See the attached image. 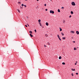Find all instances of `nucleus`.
Masks as SVG:
<instances>
[{
  "mask_svg": "<svg viewBox=\"0 0 79 79\" xmlns=\"http://www.w3.org/2000/svg\"><path fill=\"white\" fill-rule=\"evenodd\" d=\"M49 45H50V44H49Z\"/></svg>",
  "mask_w": 79,
  "mask_h": 79,
  "instance_id": "nucleus-44",
  "label": "nucleus"
},
{
  "mask_svg": "<svg viewBox=\"0 0 79 79\" xmlns=\"http://www.w3.org/2000/svg\"><path fill=\"white\" fill-rule=\"evenodd\" d=\"M37 0V1H39V0Z\"/></svg>",
  "mask_w": 79,
  "mask_h": 79,
  "instance_id": "nucleus-41",
  "label": "nucleus"
},
{
  "mask_svg": "<svg viewBox=\"0 0 79 79\" xmlns=\"http://www.w3.org/2000/svg\"><path fill=\"white\" fill-rule=\"evenodd\" d=\"M18 3H19V4H20L21 3V2H19Z\"/></svg>",
  "mask_w": 79,
  "mask_h": 79,
  "instance_id": "nucleus-30",
  "label": "nucleus"
},
{
  "mask_svg": "<svg viewBox=\"0 0 79 79\" xmlns=\"http://www.w3.org/2000/svg\"><path fill=\"white\" fill-rule=\"evenodd\" d=\"M44 47H46V46L45 45H44Z\"/></svg>",
  "mask_w": 79,
  "mask_h": 79,
  "instance_id": "nucleus-28",
  "label": "nucleus"
},
{
  "mask_svg": "<svg viewBox=\"0 0 79 79\" xmlns=\"http://www.w3.org/2000/svg\"><path fill=\"white\" fill-rule=\"evenodd\" d=\"M71 75L72 76H74V75H73V73H72Z\"/></svg>",
  "mask_w": 79,
  "mask_h": 79,
  "instance_id": "nucleus-23",
  "label": "nucleus"
},
{
  "mask_svg": "<svg viewBox=\"0 0 79 79\" xmlns=\"http://www.w3.org/2000/svg\"><path fill=\"white\" fill-rule=\"evenodd\" d=\"M61 9H62V10H63V9H64V7H61Z\"/></svg>",
  "mask_w": 79,
  "mask_h": 79,
  "instance_id": "nucleus-21",
  "label": "nucleus"
},
{
  "mask_svg": "<svg viewBox=\"0 0 79 79\" xmlns=\"http://www.w3.org/2000/svg\"><path fill=\"white\" fill-rule=\"evenodd\" d=\"M35 32H37V31H36V30H35Z\"/></svg>",
  "mask_w": 79,
  "mask_h": 79,
  "instance_id": "nucleus-31",
  "label": "nucleus"
},
{
  "mask_svg": "<svg viewBox=\"0 0 79 79\" xmlns=\"http://www.w3.org/2000/svg\"><path fill=\"white\" fill-rule=\"evenodd\" d=\"M52 0H50V1H52Z\"/></svg>",
  "mask_w": 79,
  "mask_h": 79,
  "instance_id": "nucleus-42",
  "label": "nucleus"
},
{
  "mask_svg": "<svg viewBox=\"0 0 79 79\" xmlns=\"http://www.w3.org/2000/svg\"><path fill=\"white\" fill-rule=\"evenodd\" d=\"M57 36L58 37V38L60 37V36L58 35H57Z\"/></svg>",
  "mask_w": 79,
  "mask_h": 79,
  "instance_id": "nucleus-22",
  "label": "nucleus"
},
{
  "mask_svg": "<svg viewBox=\"0 0 79 79\" xmlns=\"http://www.w3.org/2000/svg\"><path fill=\"white\" fill-rule=\"evenodd\" d=\"M45 35L46 37H48V35H47V34H45Z\"/></svg>",
  "mask_w": 79,
  "mask_h": 79,
  "instance_id": "nucleus-20",
  "label": "nucleus"
},
{
  "mask_svg": "<svg viewBox=\"0 0 79 79\" xmlns=\"http://www.w3.org/2000/svg\"><path fill=\"white\" fill-rule=\"evenodd\" d=\"M50 13H52V14H54V11H53V10H51L50 11Z\"/></svg>",
  "mask_w": 79,
  "mask_h": 79,
  "instance_id": "nucleus-1",
  "label": "nucleus"
},
{
  "mask_svg": "<svg viewBox=\"0 0 79 79\" xmlns=\"http://www.w3.org/2000/svg\"><path fill=\"white\" fill-rule=\"evenodd\" d=\"M70 32L71 33H73V34H74V31H71Z\"/></svg>",
  "mask_w": 79,
  "mask_h": 79,
  "instance_id": "nucleus-3",
  "label": "nucleus"
},
{
  "mask_svg": "<svg viewBox=\"0 0 79 79\" xmlns=\"http://www.w3.org/2000/svg\"><path fill=\"white\" fill-rule=\"evenodd\" d=\"M77 63V61L76 62V63Z\"/></svg>",
  "mask_w": 79,
  "mask_h": 79,
  "instance_id": "nucleus-39",
  "label": "nucleus"
},
{
  "mask_svg": "<svg viewBox=\"0 0 79 79\" xmlns=\"http://www.w3.org/2000/svg\"><path fill=\"white\" fill-rule=\"evenodd\" d=\"M22 9H23V7H22Z\"/></svg>",
  "mask_w": 79,
  "mask_h": 79,
  "instance_id": "nucleus-43",
  "label": "nucleus"
},
{
  "mask_svg": "<svg viewBox=\"0 0 79 79\" xmlns=\"http://www.w3.org/2000/svg\"><path fill=\"white\" fill-rule=\"evenodd\" d=\"M71 4L72 5H73V6H75L76 5V4L75 3V2H72Z\"/></svg>",
  "mask_w": 79,
  "mask_h": 79,
  "instance_id": "nucleus-2",
  "label": "nucleus"
},
{
  "mask_svg": "<svg viewBox=\"0 0 79 79\" xmlns=\"http://www.w3.org/2000/svg\"><path fill=\"white\" fill-rule=\"evenodd\" d=\"M29 33H30V34H32V32L31 31H30Z\"/></svg>",
  "mask_w": 79,
  "mask_h": 79,
  "instance_id": "nucleus-12",
  "label": "nucleus"
},
{
  "mask_svg": "<svg viewBox=\"0 0 79 79\" xmlns=\"http://www.w3.org/2000/svg\"><path fill=\"white\" fill-rule=\"evenodd\" d=\"M25 1H27V0H25Z\"/></svg>",
  "mask_w": 79,
  "mask_h": 79,
  "instance_id": "nucleus-40",
  "label": "nucleus"
},
{
  "mask_svg": "<svg viewBox=\"0 0 79 79\" xmlns=\"http://www.w3.org/2000/svg\"><path fill=\"white\" fill-rule=\"evenodd\" d=\"M61 59V56H60L59 57V59Z\"/></svg>",
  "mask_w": 79,
  "mask_h": 79,
  "instance_id": "nucleus-13",
  "label": "nucleus"
},
{
  "mask_svg": "<svg viewBox=\"0 0 79 79\" xmlns=\"http://www.w3.org/2000/svg\"><path fill=\"white\" fill-rule=\"evenodd\" d=\"M45 11H47V9H45Z\"/></svg>",
  "mask_w": 79,
  "mask_h": 79,
  "instance_id": "nucleus-38",
  "label": "nucleus"
},
{
  "mask_svg": "<svg viewBox=\"0 0 79 79\" xmlns=\"http://www.w3.org/2000/svg\"><path fill=\"white\" fill-rule=\"evenodd\" d=\"M24 4H22V6H24Z\"/></svg>",
  "mask_w": 79,
  "mask_h": 79,
  "instance_id": "nucleus-26",
  "label": "nucleus"
},
{
  "mask_svg": "<svg viewBox=\"0 0 79 79\" xmlns=\"http://www.w3.org/2000/svg\"><path fill=\"white\" fill-rule=\"evenodd\" d=\"M62 39L64 40L65 39H66V37H62Z\"/></svg>",
  "mask_w": 79,
  "mask_h": 79,
  "instance_id": "nucleus-17",
  "label": "nucleus"
},
{
  "mask_svg": "<svg viewBox=\"0 0 79 79\" xmlns=\"http://www.w3.org/2000/svg\"><path fill=\"white\" fill-rule=\"evenodd\" d=\"M76 32L77 34H79V32L78 31H77Z\"/></svg>",
  "mask_w": 79,
  "mask_h": 79,
  "instance_id": "nucleus-4",
  "label": "nucleus"
},
{
  "mask_svg": "<svg viewBox=\"0 0 79 79\" xmlns=\"http://www.w3.org/2000/svg\"><path fill=\"white\" fill-rule=\"evenodd\" d=\"M59 29H60V31H62V29L61 28H60Z\"/></svg>",
  "mask_w": 79,
  "mask_h": 79,
  "instance_id": "nucleus-10",
  "label": "nucleus"
},
{
  "mask_svg": "<svg viewBox=\"0 0 79 79\" xmlns=\"http://www.w3.org/2000/svg\"><path fill=\"white\" fill-rule=\"evenodd\" d=\"M18 12H20V10H18Z\"/></svg>",
  "mask_w": 79,
  "mask_h": 79,
  "instance_id": "nucleus-32",
  "label": "nucleus"
},
{
  "mask_svg": "<svg viewBox=\"0 0 79 79\" xmlns=\"http://www.w3.org/2000/svg\"><path fill=\"white\" fill-rule=\"evenodd\" d=\"M24 7H25V8L26 7V5H24Z\"/></svg>",
  "mask_w": 79,
  "mask_h": 79,
  "instance_id": "nucleus-27",
  "label": "nucleus"
},
{
  "mask_svg": "<svg viewBox=\"0 0 79 79\" xmlns=\"http://www.w3.org/2000/svg\"><path fill=\"white\" fill-rule=\"evenodd\" d=\"M25 27H27V26L26 25H25Z\"/></svg>",
  "mask_w": 79,
  "mask_h": 79,
  "instance_id": "nucleus-29",
  "label": "nucleus"
},
{
  "mask_svg": "<svg viewBox=\"0 0 79 79\" xmlns=\"http://www.w3.org/2000/svg\"><path fill=\"white\" fill-rule=\"evenodd\" d=\"M71 14H73V11H71Z\"/></svg>",
  "mask_w": 79,
  "mask_h": 79,
  "instance_id": "nucleus-16",
  "label": "nucleus"
},
{
  "mask_svg": "<svg viewBox=\"0 0 79 79\" xmlns=\"http://www.w3.org/2000/svg\"><path fill=\"white\" fill-rule=\"evenodd\" d=\"M65 23V20H64L63 21V23Z\"/></svg>",
  "mask_w": 79,
  "mask_h": 79,
  "instance_id": "nucleus-18",
  "label": "nucleus"
},
{
  "mask_svg": "<svg viewBox=\"0 0 79 79\" xmlns=\"http://www.w3.org/2000/svg\"><path fill=\"white\" fill-rule=\"evenodd\" d=\"M73 43H75L76 42L75 41H73Z\"/></svg>",
  "mask_w": 79,
  "mask_h": 79,
  "instance_id": "nucleus-36",
  "label": "nucleus"
},
{
  "mask_svg": "<svg viewBox=\"0 0 79 79\" xmlns=\"http://www.w3.org/2000/svg\"><path fill=\"white\" fill-rule=\"evenodd\" d=\"M62 64H65V63L64 62H63L62 63Z\"/></svg>",
  "mask_w": 79,
  "mask_h": 79,
  "instance_id": "nucleus-19",
  "label": "nucleus"
},
{
  "mask_svg": "<svg viewBox=\"0 0 79 79\" xmlns=\"http://www.w3.org/2000/svg\"><path fill=\"white\" fill-rule=\"evenodd\" d=\"M71 16L70 15L69 16V18H71Z\"/></svg>",
  "mask_w": 79,
  "mask_h": 79,
  "instance_id": "nucleus-33",
  "label": "nucleus"
},
{
  "mask_svg": "<svg viewBox=\"0 0 79 79\" xmlns=\"http://www.w3.org/2000/svg\"><path fill=\"white\" fill-rule=\"evenodd\" d=\"M44 6H47V4H45L44 5Z\"/></svg>",
  "mask_w": 79,
  "mask_h": 79,
  "instance_id": "nucleus-25",
  "label": "nucleus"
},
{
  "mask_svg": "<svg viewBox=\"0 0 79 79\" xmlns=\"http://www.w3.org/2000/svg\"><path fill=\"white\" fill-rule=\"evenodd\" d=\"M71 69L72 71H76V70L75 69Z\"/></svg>",
  "mask_w": 79,
  "mask_h": 79,
  "instance_id": "nucleus-5",
  "label": "nucleus"
},
{
  "mask_svg": "<svg viewBox=\"0 0 79 79\" xmlns=\"http://www.w3.org/2000/svg\"><path fill=\"white\" fill-rule=\"evenodd\" d=\"M46 26H48V23L47 22L46 23Z\"/></svg>",
  "mask_w": 79,
  "mask_h": 79,
  "instance_id": "nucleus-6",
  "label": "nucleus"
},
{
  "mask_svg": "<svg viewBox=\"0 0 79 79\" xmlns=\"http://www.w3.org/2000/svg\"><path fill=\"white\" fill-rule=\"evenodd\" d=\"M76 64H77V63H75V65H76Z\"/></svg>",
  "mask_w": 79,
  "mask_h": 79,
  "instance_id": "nucleus-35",
  "label": "nucleus"
},
{
  "mask_svg": "<svg viewBox=\"0 0 79 79\" xmlns=\"http://www.w3.org/2000/svg\"><path fill=\"white\" fill-rule=\"evenodd\" d=\"M39 24L40 25V26H42V24H41V23L40 22L39 23Z\"/></svg>",
  "mask_w": 79,
  "mask_h": 79,
  "instance_id": "nucleus-7",
  "label": "nucleus"
},
{
  "mask_svg": "<svg viewBox=\"0 0 79 79\" xmlns=\"http://www.w3.org/2000/svg\"><path fill=\"white\" fill-rule=\"evenodd\" d=\"M76 50V48H74V50Z\"/></svg>",
  "mask_w": 79,
  "mask_h": 79,
  "instance_id": "nucleus-24",
  "label": "nucleus"
},
{
  "mask_svg": "<svg viewBox=\"0 0 79 79\" xmlns=\"http://www.w3.org/2000/svg\"><path fill=\"white\" fill-rule=\"evenodd\" d=\"M28 25V26L29 27V24H27Z\"/></svg>",
  "mask_w": 79,
  "mask_h": 79,
  "instance_id": "nucleus-37",
  "label": "nucleus"
},
{
  "mask_svg": "<svg viewBox=\"0 0 79 79\" xmlns=\"http://www.w3.org/2000/svg\"><path fill=\"white\" fill-rule=\"evenodd\" d=\"M59 39L60 40V41H61V39H60V37H58Z\"/></svg>",
  "mask_w": 79,
  "mask_h": 79,
  "instance_id": "nucleus-9",
  "label": "nucleus"
},
{
  "mask_svg": "<svg viewBox=\"0 0 79 79\" xmlns=\"http://www.w3.org/2000/svg\"><path fill=\"white\" fill-rule=\"evenodd\" d=\"M38 22H39V23H40V22H41V20L40 19H39L38 20Z\"/></svg>",
  "mask_w": 79,
  "mask_h": 79,
  "instance_id": "nucleus-11",
  "label": "nucleus"
},
{
  "mask_svg": "<svg viewBox=\"0 0 79 79\" xmlns=\"http://www.w3.org/2000/svg\"><path fill=\"white\" fill-rule=\"evenodd\" d=\"M61 35H64V33H63V32H61Z\"/></svg>",
  "mask_w": 79,
  "mask_h": 79,
  "instance_id": "nucleus-15",
  "label": "nucleus"
},
{
  "mask_svg": "<svg viewBox=\"0 0 79 79\" xmlns=\"http://www.w3.org/2000/svg\"><path fill=\"white\" fill-rule=\"evenodd\" d=\"M58 12H59V13H60V9H58Z\"/></svg>",
  "mask_w": 79,
  "mask_h": 79,
  "instance_id": "nucleus-14",
  "label": "nucleus"
},
{
  "mask_svg": "<svg viewBox=\"0 0 79 79\" xmlns=\"http://www.w3.org/2000/svg\"><path fill=\"white\" fill-rule=\"evenodd\" d=\"M30 35L31 37H33V35H32L31 34H30Z\"/></svg>",
  "mask_w": 79,
  "mask_h": 79,
  "instance_id": "nucleus-8",
  "label": "nucleus"
},
{
  "mask_svg": "<svg viewBox=\"0 0 79 79\" xmlns=\"http://www.w3.org/2000/svg\"><path fill=\"white\" fill-rule=\"evenodd\" d=\"M76 74H77V75H78V73H76Z\"/></svg>",
  "mask_w": 79,
  "mask_h": 79,
  "instance_id": "nucleus-34",
  "label": "nucleus"
}]
</instances>
